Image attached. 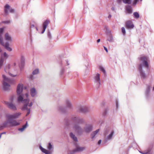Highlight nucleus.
<instances>
[{
	"instance_id": "nucleus-1",
	"label": "nucleus",
	"mask_w": 154,
	"mask_h": 154,
	"mask_svg": "<svg viewBox=\"0 0 154 154\" xmlns=\"http://www.w3.org/2000/svg\"><path fill=\"white\" fill-rule=\"evenodd\" d=\"M85 123V121L83 118L78 116H73L71 117L70 120H65V128L69 129V125L71 124L73 125V128L75 131L78 134L81 135L83 132V131L80 125Z\"/></svg>"
},
{
	"instance_id": "nucleus-2",
	"label": "nucleus",
	"mask_w": 154,
	"mask_h": 154,
	"mask_svg": "<svg viewBox=\"0 0 154 154\" xmlns=\"http://www.w3.org/2000/svg\"><path fill=\"white\" fill-rule=\"evenodd\" d=\"M18 100H19L18 102L21 103L23 104V105L21 108V109L22 111H27V113L26 114V116H28L30 113V109H29L28 107V106L29 107H31L33 105V103L32 102L29 103V98L24 99L23 98V95H22L18 98Z\"/></svg>"
},
{
	"instance_id": "nucleus-3",
	"label": "nucleus",
	"mask_w": 154,
	"mask_h": 154,
	"mask_svg": "<svg viewBox=\"0 0 154 154\" xmlns=\"http://www.w3.org/2000/svg\"><path fill=\"white\" fill-rule=\"evenodd\" d=\"M66 106H58L57 109L58 111L63 114H66L68 112V109L72 110L73 106L70 100L69 99H66L65 101Z\"/></svg>"
},
{
	"instance_id": "nucleus-4",
	"label": "nucleus",
	"mask_w": 154,
	"mask_h": 154,
	"mask_svg": "<svg viewBox=\"0 0 154 154\" xmlns=\"http://www.w3.org/2000/svg\"><path fill=\"white\" fill-rule=\"evenodd\" d=\"M141 62V63L139 64L138 67H145L147 69V71L149 72V65L148 62V58L146 56H141L139 58Z\"/></svg>"
},
{
	"instance_id": "nucleus-5",
	"label": "nucleus",
	"mask_w": 154,
	"mask_h": 154,
	"mask_svg": "<svg viewBox=\"0 0 154 154\" xmlns=\"http://www.w3.org/2000/svg\"><path fill=\"white\" fill-rule=\"evenodd\" d=\"M11 115V114H6L5 115V117L7 119L6 120L9 121V122L10 123V125L9 127H12L20 125V123L19 122H17L16 120L12 121Z\"/></svg>"
},
{
	"instance_id": "nucleus-6",
	"label": "nucleus",
	"mask_w": 154,
	"mask_h": 154,
	"mask_svg": "<svg viewBox=\"0 0 154 154\" xmlns=\"http://www.w3.org/2000/svg\"><path fill=\"white\" fill-rule=\"evenodd\" d=\"M23 87L24 85L23 84H19L17 85L16 93L17 96V100L18 102L19 101L18 100V98L19 97L23 95V98H24V94H22L23 91Z\"/></svg>"
},
{
	"instance_id": "nucleus-7",
	"label": "nucleus",
	"mask_w": 154,
	"mask_h": 154,
	"mask_svg": "<svg viewBox=\"0 0 154 154\" xmlns=\"http://www.w3.org/2000/svg\"><path fill=\"white\" fill-rule=\"evenodd\" d=\"M0 44L3 46L5 49L9 51H11L12 49L10 47V44L8 42H6L5 43H4L2 38V35H0Z\"/></svg>"
},
{
	"instance_id": "nucleus-8",
	"label": "nucleus",
	"mask_w": 154,
	"mask_h": 154,
	"mask_svg": "<svg viewBox=\"0 0 154 154\" xmlns=\"http://www.w3.org/2000/svg\"><path fill=\"white\" fill-rule=\"evenodd\" d=\"M105 32L107 38V41L110 42H114V39L112 34L111 31L110 29H106Z\"/></svg>"
},
{
	"instance_id": "nucleus-9",
	"label": "nucleus",
	"mask_w": 154,
	"mask_h": 154,
	"mask_svg": "<svg viewBox=\"0 0 154 154\" xmlns=\"http://www.w3.org/2000/svg\"><path fill=\"white\" fill-rule=\"evenodd\" d=\"M151 86L149 85H146V88L145 92V95L146 99L149 100L150 98V92Z\"/></svg>"
},
{
	"instance_id": "nucleus-10",
	"label": "nucleus",
	"mask_w": 154,
	"mask_h": 154,
	"mask_svg": "<svg viewBox=\"0 0 154 154\" xmlns=\"http://www.w3.org/2000/svg\"><path fill=\"white\" fill-rule=\"evenodd\" d=\"M25 63V57L23 55H21L20 58V62L19 64V68L21 71H22L23 69Z\"/></svg>"
},
{
	"instance_id": "nucleus-11",
	"label": "nucleus",
	"mask_w": 154,
	"mask_h": 154,
	"mask_svg": "<svg viewBox=\"0 0 154 154\" xmlns=\"http://www.w3.org/2000/svg\"><path fill=\"white\" fill-rule=\"evenodd\" d=\"M95 83L96 84V88L97 89L99 88L101 85L100 74L97 73L94 78Z\"/></svg>"
},
{
	"instance_id": "nucleus-12",
	"label": "nucleus",
	"mask_w": 154,
	"mask_h": 154,
	"mask_svg": "<svg viewBox=\"0 0 154 154\" xmlns=\"http://www.w3.org/2000/svg\"><path fill=\"white\" fill-rule=\"evenodd\" d=\"M93 130V126L91 124H87L84 128V130L86 133L88 134Z\"/></svg>"
},
{
	"instance_id": "nucleus-13",
	"label": "nucleus",
	"mask_w": 154,
	"mask_h": 154,
	"mask_svg": "<svg viewBox=\"0 0 154 154\" xmlns=\"http://www.w3.org/2000/svg\"><path fill=\"white\" fill-rule=\"evenodd\" d=\"M77 142L74 141L73 144L75 147V148L74 149H77L79 150L77 151L79 152H82L85 149V147H80L79 145V144Z\"/></svg>"
},
{
	"instance_id": "nucleus-14",
	"label": "nucleus",
	"mask_w": 154,
	"mask_h": 154,
	"mask_svg": "<svg viewBox=\"0 0 154 154\" xmlns=\"http://www.w3.org/2000/svg\"><path fill=\"white\" fill-rule=\"evenodd\" d=\"M2 77L5 82L11 84H14L15 82L14 79L7 77L5 75H2Z\"/></svg>"
},
{
	"instance_id": "nucleus-15",
	"label": "nucleus",
	"mask_w": 154,
	"mask_h": 154,
	"mask_svg": "<svg viewBox=\"0 0 154 154\" xmlns=\"http://www.w3.org/2000/svg\"><path fill=\"white\" fill-rule=\"evenodd\" d=\"M138 71L142 79H145L146 77V75L143 69V68L138 67Z\"/></svg>"
},
{
	"instance_id": "nucleus-16",
	"label": "nucleus",
	"mask_w": 154,
	"mask_h": 154,
	"mask_svg": "<svg viewBox=\"0 0 154 154\" xmlns=\"http://www.w3.org/2000/svg\"><path fill=\"white\" fill-rule=\"evenodd\" d=\"M114 133V131L113 130L111 131L110 134L107 136L106 138L104 140V143H103V144H105L107 143V140H111L112 137Z\"/></svg>"
},
{
	"instance_id": "nucleus-17",
	"label": "nucleus",
	"mask_w": 154,
	"mask_h": 154,
	"mask_svg": "<svg viewBox=\"0 0 154 154\" xmlns=\"http://www.w3.org/2000/svg\"><path fill=\"white\" fill-rule=\"evenodd\" d=\"M9 57V55L7 53L5 52L3 53L2 54L0 57V60L4 63L5 60H6Z\"/></svg>"
},
{
	"instance_id": "nucleus-18",
	"label": "nucleus",
	"mask_w": 154,
	"mask_h": 154,
	"mask_svg": "<svg viewBox=\"0 0 154 154\" xmlns=\"http://www.w3.org/2000/svg\"><path fill=\"white\" fill-rule=\"evenodd\" d=\"M39 148L42 152L45 154H52V153L51 151L41 146V144L39 145Z\"/></svg>"
},
{
	"instance_id": "nucleus-19",
	"label": "nucleus",
	"mask_w": 154,
	"mask_h": 154,
	"mask_svg": "<svg viewBox=\"0 0 154 154\" xmlns=\"http://www.w3.org/2000/svg\"><path fill=\"white\" fill-rule=\"evenodd\" d=\"M79 111L80 112L86 113L89 112L88 108L86 106H81L80 107Z\"/></svg>"
},
{
	"instance_id": "nucleus-20",
	"label": "nucleus",
	"mask_w": 154,
	"mask_h": 154,
	"mask_svg": "<svg viewBox=\"0 0 154 154\" xmlns=\"http://www.w3.org/2000/svg\"><path fill=\"white\" fill-rule=\"evenodd\" d=\"M126 27L127 28H132L134 27V25L131 20H128L125 23Z\"/></svg>"
},
{
	"instance_id": "nucleus-21",
	"label": "nucleus",
	"mask_w": 154,
	"mask_h": 154,
	"mask_svg": "<svg viewBox=\"0 0 154 154\" xmlns=\"http://www.w3.org/2000/svg\"><path fill=\"white\" fill-rule=\"evenodd\" d=\"M8 124L10 125V123L9 122V121L6 120L1 124L0 125V130H1L4 128H7L8 127Z\"/></svg>"
},
{
	"instance_id": "nucleus-22",
	"label": "nucleus",
	"mask_w": 154,
	"mask_h": 154,
	"mask_svg": "<svg viewBox=\"0 0 154 154\" xmlns=\"http://www.w3.org/2000/svg\"><path fill=\"white\" fill-rule=\"evenodd\" d=\"M10 86V85L6 82L5 81L3 82L2 88L4 90L6 91L8 90Z\"/></svg>"
},
{
	"instance_id": "nucleus-23",
	"label": "nucleus",
	"mask_w": 154,
	"mask_h": 154,
	"mask_svg": "<svg viewBox=\"0 0 154 154\" xmlns=\"http://www.w3.org/2000/svg\"><path fill=\"white\" fill-rule=\"evenodd\" d=\"M8 106L11 109L15 111L17 110V108L15 105L12 102H8L7 103Z\"/></svg>"
},
{
	"instance_id": "nucleus-24",
	"label": "nucleus",
	"mask_w": 154,
	"mask_h": 154,
	"mask_svg": "<svg viewBox=\"0 0 154 154\" xmlns=\"http://www.w3.org/2000/svg\"><path fill=\"white\" fill-rule=\"evenodd\" d=\"M37 94L36 89L35 88L33 87L31 88L30 89V94L32 97H34Z\"/></svg>"
},
{
	"instance_id": "nucleus-25",
	"label": "nucleus",
	"mask_w": 154,
	"mask_h": 154,
	"mask_svg": "<svg viewBox=\"0 0 154 154\" xmlns=\"http://www.w3.org/2000/svg\"><path fill=\"white\" fill-rule=\"evenodd\" d=\"M125 9L127 13L129 14H131L132 12V7L130 5H128L125 6Z\"/></svg>"
},
{
	"instance_id": "nucleus-26",
	"label": "nucleus",
	"mask_w": 154,
	"mask_h": 154,
	"mask_svg": "<svg viewBox=\"0 0 154 154\" xmlns=\"http://www.w3.org/2000/svg\"><path fill=\"white\" fill-rule=\"evenodd\" d=\"M5 39L7 42H8L9 43V42H11L12 41V37L7 33L5 35Z\"/></svg>"
},
{
	"instance_id": "nucleus-27",
	"label": "nucleus",
	"mask_w": 154,
	"mask_h": 154,
	"mask_svg": "<svg viewBox=\"0 0 154 154\" xmlns=\"http://www.w3.org/2000/svg\"><path fill=\"white\" fill-rule=\"evenodd\" d=\"M28 126L29 125L28 123V122L26 121V122L25 124L21 128H18V130L21 132H23Z\"/></svg>"
},
{
	"instance_id": "nucleus-28",
	"label": "nucleus",
	"mask_w": 154,
	"mask_h": 154,
	"mask_svg": "<svg viewBox=\"0 0 154 154\" xmlns=\"http://www.w3.org/2000/svg\"><path fill=\"white\" fill-rule=\"evenodd\" d=\"M69 136L73 141H78V140L77 137L75 136V135L72 132L70 133Z\"/></svg>"
},
{
	"instance_id": "nucleus-29",
	"label": "nucleus",
	"mask_w": 154,
	"mask_h": 154,
	"mask_svg": "<svg viewBox=\"0 0 154 154\" xmlns=\"http://www.w3.org/2000/svg\"><path fill=\"white\" fill-rule=\"evenodd\" d=\"M50 23V20H46L44 21L43 23V29H46L47 26Z\"/></svg>"
},
{
	"instance_id": "nucleus-30",
	"label": "nucleus",
	"mask_w": 154,
	"mask_h": 154,
	"mask_svg": "<svg viewBox=\"0 0 154 154\" xmlns=\"http://www.w3.org/2000/svg\"><path fill=\"white\" fill-rule=\"evenodd\" d=\"M79 150L77 149H73L72 150H69L67 151V154H75L76 153L79 152L77 151Z\"/></svg>"
},
{
	"instance_id": "nucleus-31",
	"label": "nucleus",
	"mask_w": 154,
	"mask_h": 154,
	"mask_svg": "<svg viewBox=\"0 0 154 154\" xmlns=\"http://www.w3.org/2000/svg\"><path fill=\"white\" fill-rule=\"evenodd\" d=\"M109 110V109L107 107L104 109L102 112V115L103 117H105L107 115Z\"/></svg>"
},
{
	"instance_id": "nucleus-32",
	"label": "nucleus",
	"mask_w": 154,
	"mask_h": 154,
	"mask_svg": "<svg viewBox=\"0 0 154 154\" xmlns=\"http://www.w3.org/2000/svg\"><path fill=\"white\" fill-rule=\"evenodd\" d=\"M10 6L8 4L6 5L5 6L4 12L5 14L7 15L8 14V10L10 9Z\"/></svg>"
},
{
	"instance_id": "nucleus-33",
	"label": "nucleus",
	"mask_w": 154,
	"mask_h": 154,
	"mask_svg": "<svg viewBox=\"0 0 154 154\" xmlns=\"http://www.w3.org/2000/svg\"><path fill=\"white\" fill-rule=\"evenodd\" d=\"M53 148V145L51 144V143H49L47 145V149L48 150L50 151Z\"/></svg>"
},
{
	"instance_id": "nucleus-34",
	"label": "nucleus",
	"mask_w": 154,
	"mask_h": 154,
	"mask_svg": "<svg viewBox=\"0 0 154 154\" xmlns=\"http://www.w3.org/2000/svg\"><path fill=\"white\" fill-rule=\"evenodd\" d=\"M99 69L103 73L104 76H106V72L104 68L102 66H99Z\"/></svg>"
},
{
	"instance_id": "nucleus-35",
	"label": "nucleus",
	"mask_w": 154,
	"mask_h": 154,
	"mask_svg": "<svg viewBox=\"0 0 154 154\" xmlns=\"http://www.w3.org/2000/svg\"><path fill=\"white\" fill-rule=\"evenodd\" d=\"M65 69L64 67H61L60 71V76L63 75L65 72Z\"/></svg>"
},
{
	"instance_id": "nucleus-36",
	"label": "nucleus",
	"mask_w": 154,
	"mask_h": 154,
	"mask_svg": "<svg viewBox=\"0 0 154 154\" xmlns=\"http://www.w3.org/2000/svg\"><path fill=\"white\" fill-rule=\"evenodd\" d=\"M110 130V128L109 127H106V128L104 131V134L106 135L107 134Z\"/></svg>"
},
{
	"instance_id": "nucleus-37",
	"label": "nucleus",
	"mask_w": 154,
	"mask_h": 154,
	"mask_svg": "<svg viewBox=\"0 0 154 154\" xmlns=\"http://www.w3.org/2000/svg\"><path fill=\"white\" fill-rule=\"evenodd\" d=\"M134 17L136 19H138L140 15L138 12H136L133 13Z\"/></svg>"
},
{
	"instance_id": "nucleus-38",
	"label": "nucleus",
	"mask_w": 154,
	"mask_h": 154,
	"mask_svg": "<svg viewBox=\"0 0 154 154\" xmlns=\"http://www.w3.org/2000/svg\"><path fill=\"white\" fill-rule=\"evenodd\" d=\"M39 72V69L38 68L35 69L32 72V74L33 75H35L38 74Z\"/></svg>"
},
{
	"instance_id": "nucleus-39",
	"label": "nucleus",
	"mask_w": 154,
	"mask_h": 154,
	"mask_svg": "<svg viewBox=\"0 0 154 154\" xmlns=\"http://www.w3.org/2000/svg\"><path fill=\"white\" fill-rule=\"evenodd\" d=\"M123 2L125 4H131L132 2V0H122Z\"/></svg>"
},
{
	"instance_id": "nucleus-40",
	"label": "nucleus",
	"mask_w": 154,
	"mask_h": 154,
	"mask_svg": "<svg viewBox=\"0 0 154 154\" xmlns=\"http://www.w3.org/2000/svg\"><path fill=\"white\" fill-rule=\"evenodd\" d=\"M47 36H48V38H49V41L52 38V35H51V32H50V31H49V29H48V31Z\"/></svg>"
},
{
	"instance_id": "nucleus-41",
	"label": "nucleus",
	"mask_w": 154,
	"mask_h": 154,
	"mask_svg": "<svg viewBox=\"0 0 154 154\" xmlns=\"http://www.w3.org/2000/svg\"><path fill=\"white\" fill-rule=\"evenodd\" d=\"M21 113L20 112L14 114V117L16 119L18 118L21 115Z\"/></svg>"
},
{
	"instance_id": "nucleus-42",
	"label": "nucleus",
	"mask_w": 154,
	"mask_h": 154,
	"mask_svg": "<svg viewBox=\"0 0 154 154\" xmlns=\"http://www.w3.org/2000/svg\"><path fill=\"white\" fill-rule=\"evenodd\" d=\"M31 30V29H29V35L30 37V42L31 43H32V31Z\"/></svg>"
},
{
	"instance_id": "nucleus-43",
	"label": "nucleus",
	"mask_w": 154,
	"mask_h": 154,
	"mask_svg": "<svg viewBox=\"0 0 154 154\" xmlns=\"http://www.w3.org/2000/svg\"><path fill=\"white\" fill-rule=\"evenodd\" d=\"M115 102L116 109L117 110L119 108V104L118 99H116Z\"/></svg>"
},
{
	"instance_id": "nucleus-44",
	"label": "nucleus",
	"mask_w": 154,
	"mask_h": 154,
	"mask_svg": "<svg viewBox=\"0 0 154 154\" xmlns=\"http://www.w3.org/2000/svg\"><path fill=\"white\" fill-rule=\"evenodd\" d=\"M96 134H97L95 133L94 131H93L91 134V138L92 139H94Z\"/></svg>"
},
{
	"instance_id": "nucleus-45",
	"label": "nucleus",
	"mask_w": 154,
	"mask_h": 154,
	"mask_svg": "<svg viewBox=\"0 0 154 154\" xmlns=\"http://www.w3.org/2000/svg\"><path fill=\"white\" fill-rule=\"evenodd\" d=\"M11 67L10 64H8L5 66V71L6 72V69H10Z\"/></svg>"
},
{
	"instance_id": "nucleus-46",
	"label": "nucleus",
	"mask_w": 154,
	"mask_h": 154,
	"mask_svg": "<svg viewBox=\"0 0 154 154\" xmlns=\"http://www.w3.org/2000/svg\"><path fill=\"white\" fill-rule=\"evenodd\" d=\"M41 30V29H36V30L37 32H38L40 33V31ZM42 30L40 33L41 34H43L45 32L46 29H42Z\"/></svg>"
},
{
	"instance_id": "nucleus-47",
	"label": "nucleus",
	"mask_w": 154,
	"mask_h": 154,
	"mask_svg": "<svg viewBox=\"0 0 154 154\" xmlns=\"http://www.w3.org/2000/svg\"><path fill=\"white\" fill-rule=\"evenodd\" d=\"M30 28H35V29H37V26L36 24H35V25L33 24H31L30 26Z\"/></svg>"
},
{
	"instance_id": "nucleus-48",
	"label": "nucleus",
	"mask_w": 154,
	"mask_h": 154,
	"mask_svg": "<svg viewBox=\"0 0 154 154\" xmlns=\"http://www.w3.org/2000/svg\"><path fill=\"white\" fill-rule=\"evenodd\" d=\"M2 23L5 24H9L10 23V21L9 20L4 21H2Z\"/></svg>"
},
{
	"instance_id": "nucleus-49",
	"label": "nucleus",
	"mask_w": 154,
	"mask_h": 154,
	"mask_svg": "<svg viewBox=\"0 0 154 154\" xmlns=\"http://www.w3.org/2000/svg\"><path fill=\"white\" fill-rule=\"evenodd\" d=\"M4 64V62L0 60V69L2 68Z\"/></svg>"
},
{
	"instance_id": "nucleus-50",
	"label": "nucleus",
	"mask_w": 154,
	"mask_h": 154,
	"mask_svg": "<svg viewBox=\"0 0 154 154\" xmlns=\"http://www.w3.org/2000/svg\"><path fill=\"white\" fill-rule=\"evenodd\" d=\"M8 74L11 77H16L17 76V75H13V74H12L10 72H8Z\"/></svg>"
},
{
	"instance_id": "nucleus-51",
	"label": "nucleus",
	"mask_w": 154,
	"mask_h": 154,
	"mask_svg": "<svg viewBox=\"0 0 154 154\" xmlns=\"http://www.w3.org/2000/svg\"><path fill=\"white\" fill-rule=\"evenodd\" d=\"M122 30V34L124 35H125L126 34V31L125 29H121Z\"/></svg>"
},
{
	"instance_id": "nucleus-52",
	"label": "nucleus",
	"mask_w": 154,
	"mask_h": 154,
	"mask_svg": "<svg viewBox=\"0 0 154 154\" xmlns=\"http://www.w3.org/2000/svg\"><path fill=\"white\" fill-rule=\"evenodd\" d=\"M139 0H134L133 2V5H135Z\"/></svg>"
},
{
	"instance_id": "nucleus-53",
	"label": "nucleus",
	"mask_w": 154,
	"mask_h": 154,
	"mask_svg": "<svg viewBox=\"0 0 154 154\" xmlns=\"http://www.w3.org/2000/svg\"><path fill=\"white\" fill-rule=\"evenodd\" d=\"M33 75L32 74L30 75L29 76V78L31 79H34Z\"/></svg>"
},
{
	"instance_id": "nucleus-54",
	"label": "nucleus",
	"mask_w": 154,
	"mask_h": 154,
	"mask_svg": "<svg viewBox=\"0 0 154 154\" xmlns=\"http://www.w3.org/2000/svg\"><path fill=\"white\" fill-rule=\"evenodd\" d=\"M11 117L12 118V121L14 120H15L16 119L15 118V117H14V114H11Z\"/></svg>"
},
{
	"instance_id": "nucleus-55",
	"label": "nucleus",
	"mask_w": 154,
	"mask_h": 154,
	"mask_svg": "<svg viewBox=\"0 0 154 154\" xmlns=\"http://www.w3.org/2000/svg\"><path fill=\"white\" fill-rule=\"evenodd\" d=\"M5 29H0V35H2V34L3 33Z\"/></svg>"
},
{
	"instance_id": "nucleus-56",
	"label": "nucleus",
	"mask_w": 154,
	"mask_h": 154,
	"mask_svg": "<svg viewBox=\"0 0 154 154\" xmlns=\"http://www.w3.org/2000/svg\"><path fill=\"white\" fill-rule=\"evenodd\" d=\"M122 0H117V2L118 4H120L121 3Z\"/></svg>"
},
{
	"instance_id": "nucleus-57",
	"label": "nucleus",
	"mask_w": 154,
	"mask_h": 154,
	"mask_svg": "<svg viewBox=\"0 0 154 154\" xmlns=\"http://www.w3.org/2000/svg\"><path fill=\"white\" fill-rule=\"evenodd\" d=\"M10 12L11 13H13L14 12V10L13 8H11L9 10Z\"/></svg>"
},
{
	"instance_id": "nucleus-58",
	"label": "nucleus",
	"mask_w": 154,
	"mask_h": 154,
	"mask_svg": "<svg viewBox=\"0 0 154 154\" xmlns=\"http://www.w3.org/2000/svg\"><path fill=\"white\" fill-rule=\"evenodd\" d=\"M101 142H102V140H99L98 142V143H97V144L98 145H100L101 144Z\"/></svg>"
},
{
	"instance_id": "nucleus-59",
	"label": "nucleus",
	"mask_w": 154,
	"mask_h": 154,
	"mask_svg": "<svg viewBox=\"0 0 154 154\" xmlns=\"http://www.w3.org/2000/svg\"><path fill=\"white\" fill-rule=\"evenodd\" d=\"M99 131V129H97L96 131H94V132L96 134H97Z\"/></svg>"
},
{
	"instance_id": "nucleus-60",
	"label": "nucleus",
	"mask_w": 154,
	"mask_h": 154,
	"mask_svg": "<svg viewBox=\"0 0 154 154\" xmlns=\"http://www.w3.org/2000/svg\"><path fill=\"white\" fill-rule=\"evenodd\" d=\"M103 48H104V50L106 51V52H108V49H107V48L104 46H103Z\"/></svg>"
},
{
	"instance_id": "nucleus-61",
	"label": "nucleus",
	"mask_w": 154,
	"mask_h": 154,
	"mask_svg": "<svg viewBox=\"0 0 154 154\" xmlns=\"http://www.w3.org/2000/svg\"><path fill=\"white\" fill-rule=\"evenodd\" d=\"M14 98L13 97H11V98H10V100L11 101V102H12L13 101V100H14Z\"/></svg>"
},
{
	"instance_id": "nucleus-62",
	"label": "nucleus",
	"mask_w": 154,
	"mask_h": 154,
	"mask_svg": "<svg viewBox=\"0 0 154 154\" xmlns=\"http://www.w3.org/2000/svg\"><path fill=\"white\" fill-rule=\"evenodd\" d=\"M100 38L98 39L97 41V43H99L100 42Z\"/></svg>"
},
{
	"instance_id": "nucleus-63",
	"label": "nucleus",
	"mask_w": 154,
	"mask_h": 154,
	"mask_svg": "<svg viewBox=\"0 0 154 154\" xmlns=\"http://www.w3.org/2000/svg\"><path fill=\"white\" fill-rule=\"evenodd\" d=\"M25 95L26 97H27V98H28L29 95H28V93H26L25 94Z\"/></svg>"
},
{
	"instance_id": "nucleus-64",
	"label": "nucleus",
	"mask_w": 154,
	"mask_h": 154,
	"mask_svg": "<svg viewBox=\"0 0 154 154\" xmlns=\"http://www.w3.org/2000/svg\"><path fill=\"white\" fill-rule=\"evenodd\" d=\"M66 63H67V65H69V63H68V62H69L68 60H66Z\"/></svg>"
}]
</instances>
